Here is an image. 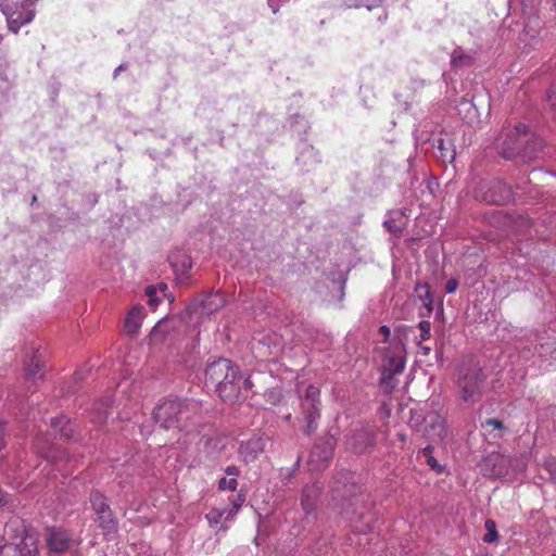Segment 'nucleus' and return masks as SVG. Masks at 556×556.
Masks as SVG:
<instances>
[{"instance_id":"nucleus-46","label":"nucleus","mask_w":556,"mask_h":556,"mask_svg":"<svg viewBox=\"0 0 556 556\" xmlns=\"http://www.w3.org/2000/svg\"><path fill=\"white\" fill-rule=\"evenodd\" d=\"M4 446V428L0 424V450Z\"/></svg>"},{"instance_id":"nucleus-39","label":"nucleus","mask_w":556,"mask_h":556,"mask_svg":"<svg viewBox=\"0 0 556 556\" xmlns=\"http://www.w3.org/2000/svg\"><path fill=\"white\" fill-rule=\"evenodd\" d=\"M243 502H244V496L243 495H238L237 498L232 502V511H233V514H238V511L241 508Z\"/></svg>"},{"instance_id":"nucleus-48","label":"nucleus","mask_w":556,"mask_h":556,"mask_svg":"<svg viewBox=\"0 0 556 556\" xmlns=\"http://www.w3.org/2000/svg\"><path fill=\"white\" fill-rule=\"evenodd\" d=\"M225 511L226 513H225L224 516H225L226 520L232 519L237 515V514H233L232 507L229 510H225Z\"/></svg>"},{"instance_id":"nucleus-15","label":"nucleus","mask_w":556,"mask_h":556,"mask_svg":"<svg viewBox=\"0 0 556 556\" xmlns=\"http://www.w3.org/2000/svg\"><path fill=\"white\" fill-rule=\"evenodd\" d=\"M376 440L375 429L366 426L357 430L349 444L356 453H363L374 446Z\"/></svg>"},{"instance_id":"nucleus-31","label":"nucleus","mask_w":556,"mask_h":556,"mask_svg":"<svg viewBox=\"0 0 556 556\" xmlns=\"http://www.w3.org/2000/svg\"><path fill=\"white\" fill-rule=\"evenodd\" d=\"M173 266L177 274L185 276L192 267V263L189 257H185L181 264H173Z\"/></svg>"},{"instance_id":"nucleus-30","label":"nucleus","mask_w":556,"mask_h":556,"mask_svg":"<svg viewBox=\"0 0 556 556\" xmlns=\"http://www.w3.org/2000/svg\"><path fill=\"white\" fill-rule=\"evenodd\" d=\"M418 289H425V294L424 295L420 294V299H421L424 305L428 308V311L431 312L433 299L430 293L429 286L427 283H425V285L418 286L417 290Z\"/></svg>"},{"instance_id":"nucleus-36","label":"nucleus","mask_w":556,"mask_h":556,"mask_svg":"<svg viewBox=\"0 0 556 556\" xmlns=\"http://www.w3.org/2000/svg\"><path fill=\"white\" fill-rule=\"evenodd\" d=\"M426 463L428 466H430L435 472L441 473L442 472V466L438 463V460L434 458V456H429L426 458Z\"/></svg>"},{"instance_id":"nucleus-14","label":"nucleus","mask_w":556,"mask_h":556,"mask_svg":"<svg viewBox=\"0 0 556 556\" xmlns=\"http://www.w3.org/2000/svg\"><path fill=\"white\" fill-rule=\"evenodd\" d=\"M265 450V441L261 437H253L240 444L239 456L245 464L252 463L263 454Z\"/></svg>"},{"instance_id":"nucleus-34","label":"nucleus","mask_w":556,"mask_h":556,"mask_svg":"<svg viewBox=\"0 0 556 556\" xmlns=\"http://www.w3.org/2000/svg\"><path fill=\"white\" fill-rule=\"evenodd\" d=\"M225 509L224 510H220V509H212L207 515H206V518L208 520V522L211 525L213 523H218L220 521V519L224 517L225 515Z\"/></svg>"},{"instance_id":"nucleus-17","label":"nucleus","mask_w":556,"mask_h":556,"mask_svg":"<svg viewBox=\"0 0 556 556\" xmlns=\"http://www.w3.org/2000/svg\"><path fill=\"white\" fill-rule=\"evenodd\" d=\"M45 376V366L41 355L34 354L25 366V379L28 382L35 383L37 380L42 379Z\"/></svg>"},{"instance_id":"nucleus-3","label":"nucleus","mask_w":556,"mask_h":556,"mask_svg":"<svg viewBox=\"0 0 556 556\" xmlns=\"http://www.w3.org/2000/svg\"><path fill=\"white\" fill-rule=\"evenodd\" d=\"M486 376L478 366H463L457 378V388L460 399L465 403L475 404L482 397Z\"/></svg>"},{"instance_id":"nucleus-24","label":"nucleus","mask_w":556,"mask_h":556,"mask_svg":"<svg viewBox=\"0 0 556 556\" xmlns=\"http://www.w3.org/2000/svg\"><path fill=\"white\" fill-rule=\"evenodd\" d=\"M110 399H105L97 404L96 412L92 417V421L98 425H102L108 419V407L110 405Z\"/></svg>"},{"instance_id":"nucleus-51","label":"nucleus","mask_w":556,"mask_h":556,"mask_svg":"<svg viewBox=\"0 0 556 556\" xmlns=\"http://www.w3.org/2000/svg\"><path fill=\"white\" fill-rule=\"evenodd\" d=\"M300 459H301V457H298V459H296V462H295V464H294V468H293V469H292V471L290 472L289 477H291V476L294 473V471H295L296 467H298V466H299V464H300Z\"/></svg>"},{"instance_id":"nucleus-16","label":"nucleus","mask_w":556,"mask_h":556,"mask_svg":"<svg viewBox=\"0 0 556 556\" xmlns=\"http://www.w3.org/2000/svg\"><path fill=\"white\" fill-rule=\"evenodd\" d=\"M320 492L321 484L317 481L304 486L301 496V506L306 515H309L316 510Z\"/></svg>"},{"instance_id":"nucleus-41","label":"nucleus","mask_w":556,"mask_h":556,"mask_svg":"<svg viewBox=\"0 0 556 556\" xmlns=\"http://www.w3.org/2000/svg\"><path fill=\"white\" fill-rule=\"evenodd\" d=\"M306 154H307V155H309V156H311V155H315L314 149H313V148H307V149L305 150V152H303V153H302V154L296 159V161H298L299 163H301V162H302V160L304 159V156H305Z\"/></svg>"},{"instance_id":"nucleus-52","label":"nucleus","mask_w":556,"mask_h":556,"mask_svg":"<svg viewBox=\"0 0 556 556\" xmlns=\"http://www.w3.org/2000/svg\"><path fill=\"white\" fill-rule=\"evenodd\" d=\"M421 349H422L425 355H428L431 351V349L429 346H421Z\"/></svg>"},{"instance_id":"nucleus-9","label":"nucleus","mask_w":556,"mask_h":556,"mask_svg":"<svg viewBox=\"0 0 556 556\" xmlns=\"http://www.w3.org/2000/svg\"><path fill=\"white\" fill-rule=\"evenodd\" d=\"M334 442L331 438L316 442L311 451L308 466L311 470H323L333 455Z\"/></svg>"},{"instance_id":"nucleus-18","label":"nucleus","mask_w":556,"mask_h":556,"mask_svg":"<svg viewBox=\"0 0 556 556\" xmlns=\"http://www.w3.org/2000/svg\"><path fill=\"white\" fill-rule=\"evenodd\" d=\"M100 528L103 531V535L106 540H114L118 533V522L112 510L97 517Z\"/></svg>"},{"instance_id":"nucleus-23","label":"nucleus","mask_w":556,"mask_h":556,"mask_svg":"<svg viewBox=\"0 0 556 556\" xmlns=\"http://www.w3.org/2000/svg\"><path fill=\"white\" fill-rule=\"evenodd\" d=\"M167 290V286L165 283H160L159 286H148L146 288V294L149 299V304L151 306H156L161 302V296H165V292Z\"/></svg>"},{"instance_id":"nucleus-42","label":"nucleus","mask_w":556,"mask_h":556,"mask_svg":"<svg viewBox=\"0 0 556 556\" xmlns=\"http://www.w3.org/2000/svg\"><path fill=\"white\" fill-rule=\"evenodd\" d=\"M433 446L432 445H427L426 447L422 448V455L425 458H428L429 456H433Z\"/></svg>"},{"instance_id":"nucleus-28","label":"nucleus","mask_w":556,"mask_h":556,"mask_svg":"<svg viewBox=\"0 0 556 556\" xmlns=\"http://www.w3.org/2000/svg\"><path fill=\"white\" fill-rule=\"evenodd\" d=\"M165 321H159L151 331V339L155 341H161L168 332V329L166 328Z\"/></svg>"},{"instance_id":"nucleus-53","label":"nucleus","mask_w":556,"mask_h":556,"mask_svg":"<svg viewBox=\"0 0 556 556\" xmlns=\"http://www.w3.org/2000/svg\"><path fill=\"white\" fill-rule=\"evenodd\" d=\"M438 149H440V150L444 149L443 140H439Z\"/></svg>"},{"instance_id":"nucleus-11","label":"nucleus","mask_w":556,"mask_h":556,"mask_svg":"<svg viewBox=\"0 0 556 556\" xmlns=\"http://www.w3.org/2000/svg\"><path fill=\"white\" fill-rule=\"evenodd\" d=\"M231 361L228 358L219 357L212 363L207 364L205 369V384L207 388H214L217 392V387L227 377V370L230 369Z\"/></svg>"},{"instance_id":"nucleus-50","label":"nucleus","mask_w":556,"mask_h":556,"mask_svg":"<svg viewBox=\"0 0 556 556\" xmlns=\"http://www.w3.org/2000/svg\"><path fill=\"white\" fill-rule=\"evenodd\" d=\"M269 7L271 8V11H273L274 14H276L278 12V7L274 5L271 0H269Z\"/></svg>"},{"instance_id":"nucleus-44","label":"nucleus","mask_w":556,"mask_h":556,"mask_svg":"<svg viewBox=\"0 0 556 556\" xmlns=\"http://www.w3.org/2000/svg\"><path fill=\"white\" fill-rule=\"evenodd\" d=\"M379 332L382 333L386 337V340H387L389 338L391 331H390V328L388 326L383 325V326H381L379 328Z\"/></svg>"},{"instance_id":"nucleus-43","label":"nucleus","mask_w":556,"mask_h":556,"mask_svg":"<svg viewBox=\"0 0 556 556\" xmlns=\"http://www.w3.org/2000/svg\"><path fill=\"white\" fill-rule=\"evenodd\" d=\"M61 437L70 439L72 437V429H67L66 427L60 429Z\"/></svg>"},{"instance_id":"nucleus-6","label":"nucleus","mask_w":556,"mask_h":556,"mask_svg":"<svg viewBox=\"0 0 556 556\" xmlns=\"http://www.w3.org/2000/svg\"><path fill=\"white\" fill-rule=\"evenodd\" d=\"M475 198L488 204L502 205L513 201L511 188L500 179L482 180L475 189Z\"/></svg>"},{"instance_id":"nucleus-49","label":"nucleus","mask_w":556,"mask_h":556,"mask_svg":"<svg viewBox=\"0 0 556 556\" xmlns=\"http://www.w3.org/2000/svg\"><path fill=\"white\" fill-rule=\"evenodd\" d=\"M125 70V64H121L118 65L115 70H114V78L117 77V75Z\"/></svg>"},{"instance_id":"nucleus-37","label":"nucleus","mask_w":556,"mask_h":556,"mask_svg":"<svg viewBox=\"0 0 556 556\" xmlns=\"http://www.w3.org/2000/svg\"><path fill=\"white\" fill-rule=\"evenodd\" d=\"M458 288V280L455 278H451L445 283V292L454 293Z\"/></svg>"},{"instance_id":"nucleus-40","label":"nucleus","mask_w":556,"mask_h":556,"mask_svg":"<svg viewBox=\"0 0 556 556\" xmlns=\"http://www.w3.org/2000/svg\"><path fill=\"white\" fill-rule=\"evenodd\" d=\"M253 387V383L250 379V377L248 378H244L241 376V390L244 388V389H251Z\"/></svg>"},{"instance_id":"nucleus-5","label":"nucleus","mask_w":556,"mask_h":556,"mask_svg":"<svg viewBox=\"0 0 556 556\" xmlns=\"http://www.w3.org/2000/svg\"><path fill=\"white\" fill-rule=\"evenodd\" d=\"M405 368L404 349L396 342L383 353L381 362V376L379 383L386 393H391L396 387L394 377L402 374Z\"/></svg>"},{"instance_id":"nucleus-47","label":"nucleus","mask_w":556,"mask_h":556,"mask_svg":"<svg viewBox=\"0 0 556 556\" xmlns=\"http://www.w3.org/2000/svg\"><path fill=\"white\" fill-rule=\"evenodd\" d=\"M547 352V348L545 344L541 343L540 344V349L538 350V353L540 355V357H543L545 356V353Z\"/></svg>"},{"instance_id":"nucleus-55","label":"nucleus","mask_w":556,"mask_h":556,"mask_svg":"<svg viewBox=\"0 0 556 556\" xmlns=\"http://www.w3.org/2000/svg\"><path fill=\"white\" fill-rule=\"evenodd\" d=\"M551 556H556V554H552Z\"/></svg>"},{"instance_id":"nucleus-20","label":"nucleus","mask_w":556,"mask_h":556,"mask_svg":"<svg viewBox=\"0 0 556 556\" xmlns=\"http://www.w3.org/2000/svg\"><path fill=\"white\" fill-rule=\"evenodd\" d=\"M144 316V307L142 305H135L128 312L125 319V328L128 333L135 334L141 326V320Z\"/></svg>"},{"instance_id":"nucleus-25","label":"nucleus","mask_w":556,"mask_h":556,"mask_svg":"<svg viewBox=\"0 0 556 556\" xmlns=\"http://www.w3.org/2000/svg\"><path fill=\"white\" fill-rule=\"evenodd\" d=\"M486 533L483 535L482 541L484 543H495L498 540V533L496 531V523L492 519H486L484 522Z\"/></svg>"},{"instance_id":"nucleus-27","label":"nucleus","mask_w":556,"mask_h":556,"mask_svg":"<svg viewBox=\"0 0 556 556\" xmlns=\"http://www.w3.org/2000/svg\"><path fill=\"white\" fill-rule=\"evenodd\" d=\"M418 329L420 331L419 337L416 338V343L419 345L421 341H426L431 337V323L429 320H421L418 324Z\"/></svg>"},{"instance_id":"nucleus-21","label":"nucleus","mask_w":556,"mask_h":556,"mask_svg":"<svg viewBox=\"0 0 556 556\" xmlns=\"http://www.w3.org/2000/svg\"><path fill=\"white\" fill-rule=\"evenodd\" d=\"M388 231L400 235L405 226L404 215L401 212L392 213V216L387 218L383 223Z\"/></svg>"},{"instance_id":"nucleus-54","label":"nucleus","mask_w":556,"mask_h":556,"mask_svg":"<svg viewBox=\"0 0 556 556\" xmlns=\"http://www.w3.org/2000/svg\"><path fill=\"white\" fill-rule=\"evenodd\" d=\"M553 5H554V8L556 10V0H553Z\"/></svg>"},{"instance_id":"nucleus-22","label":"nucleus","mask_w":556,"mask_h":556,"mask_svg":"<svg viewBox=\"0 0 556 556\" xmlns=\"http://www.w3.org/2000/svg\"><path fill=\"white\" fill-rule=\"evenodd\" d=\"M90 503L97 517L112 510L106 502L105 496L99 491H92L90 494Z\"/></svg>"},{"instance_id":"nucleus-32","label":"nucleus","mask_w":556,"mask_h":556,"mask_svg":"<svg viewBox=\"0 0 556 556\" xmlns=\"http://www.w3.org/2000/svg\"><path fill=\"white\" fill-rule=\"evenodd\" d=\"M544 468L549 473L551 479L554 482H556V458L555 457H548L547 459H545Z\"/></svg>"},{"instance_id":"nucleus-2","label":"nucleus","mask_w":556,"mask_h":556,"mask_svg":"<svg viewBox=\"0 0 556 556\" xmlns=\"http://www.w3.org/2000/svg\"><path fill=\"white\" fill-rule=\"evenodd\" d=\"M199 409L200 404L193 400L164 399L153 409V419L166 430H189V420Z\"/></svg>"},{"instance_id":"nucleus-29","label":"nucleus","mask_w":556,"mask_h":556,"mask_svg":"<svg viewBox=\"0 0 556 556\" xmlns=\"http://www.w3.org/2000/svg\"><path fill=\"white\" fill-rule=\"evenodd\" d=\"M238 486V481L236 478H220L218 481V490L220 491H236Z\"/></svg>"},{"instance_id":"nucleus-45","label":"nucleus","mask_w":556,"mask_h":556,"mask_svg":"<svg viewBox=\"0 0 556 556\" xmlns=\"http://www.w3.org/2000/svg\"><path fill=\"white\" fill-rule=\"evenodd\" d=\"M64 419H65L64 417H60V418H54V419H52V421H51V426H52V428H53V429H56V428H58V426L64 421Z\"/></svg>"},{"instance_id":"nucleus-7","label":"nucleus","mask_w":556,"mask_h":556,"mask_svg":"<svg viewBox=\"0 0 556 556\" xmlns=\"http://www.w3.org/2000/svg\"><path fill=\"white\" fill-rule=\"evenodd\" d=\"M301 412L306 422L305 433L315 432L320 418V391L317 387L309 384L306 388L305 394L301 396Z\"/></svg>"},{"instance_id":"nucleus-19","label":"nucleus","mask_w":556,"mask_h":556,"mask_svg":"<svg viewBox=\"0 0 556 556\" xmlns=\"http://www.w3.org/2000/svg\"><path fill=\"white\" fill-rule=\"evenodd\" d=\"M225 304H226L225 296L223 293H220L218 291L204 295L200 302L203 313L207 314V315H211V314L217 312Z\"/></svg>"},{"instance_id":"nucleus-26","label":"nucleus","mask_w":556,"mask_h":556,"mask_svg":"<svg viewBox=\"0 0 556 556\" xmlns=\"http://www.w3.org/2000/svg\"><path fill=\"white\" fill-rule=\"evenodd\" d=\"M383 0H348V8H362L365 7L367 10L371 11L372 9L381 7Z\"/></svg>"},{"instance_id":"nucleus-13","label":"nucleus","mask_w":556,"mask_h":556,"mask_svg":"<svg viewBox=\"0 0 556 556\" xmlns=\"http://www.w3.org/2000/svg\"><path fill=\"white\" fill-rule=\"evenodd\" d=\"M425 435L432 442H442L446 435L445 419L437 413L428 414L425 417Z\"/></svg>"},{"instance_id":"nucleus-1","label":"nucleus","mask_w":556,"mask_h":556,"mask_svg":"<svg viewBox=\"0 0 556 556\" xmlns=\"http://www.w3.org/2000/svg\"><path fill=\"white\" fill-rule=\"evenodd\" d=\"M500 154L517 164H528L544 155L543 140L528 126L518 124L505 130L497 139Z\"/></svg>"},{"instance_id":"nucleus-38","label":"nucleus","mask_w":556,"mask_h":556,"mask_svg":"<svg viewBox=\"0 0 556 556\" xmlns=\"http://www.w3.org/2000/svg\"><path fill=\"white\" fill-rule=\"evenodd\" d=\"M225 473L227 476H230L231 478H236V477H238L240 475V469L237 466H235V465L227 466L225 468Z\"/></svg>"},{"instance_id":"nucleus-12","label":"nucleus","mask_w":556,"mask_h":556,"mask_svg":"<svg viewBox=\"0 0 556 556\" xmlns=\"http://www.w3.org/2000/svg\"><path fill=\"white\" fill-rule=\"evenodd\" d=\"M0 556H39V551L34 539L23 538L20 543L2 545Z\"/></svg>"},{"instance_id":"nucleus-35","label":"nucleus","mask_w":556,"mask_h":556,"mask_svg":"<svg viewBox=\"0 0 556 556\" xmlns=\"http://www.w3.org/2000/svg\"><path fill=\"white\" fill-rule=\"evenodd\" d=\"M483 427H492L493 429L502 430L504 429V425L501 420L495 418L486 419L483 424Z\"/></svg>"},{"instance_id":"nucleus-4","label":"nucleus","mask_w":556,"mask_h":556,"mask_svg":"<svg viewBox=\"0 0 556 556\" xmlns=\"http://www.w3.org/2000/svg\"><path fill=\"white\" fill-rule=\"evenodd\" d=\"M38 0H0V10L5 15L8 28L16 34L21 27L31 23Z\"/></svg>"},{"instance_id":"nucleus-33","label":"nucleus","mask_w":556,"mask_h":556,"mask_svg":"<svg viewBox=\"0 0 556 556\" xmlns=\"http://www.w3.org/2000/svg\"><path fill=\"white\" fill-rule=\"evenodd\" d=\"M46 457L56 465L62 458H66V462H70V457L64 451H51L50 454L46 455Z\"/></svg>"},{"instance_id":"nucleus-10","label":"nucleus","mask_w":556,"mask_h":556,"mask_svg":"<svg viewBox=\"0 0 556 556\" xmlns=\"http://www.w3.org/2000/svg\"><path fill=\"white\" fill-rule=\"evenodd\" d=\"M72 538L67 531L61 528H48L46 532V543L50 556H58L65 553L71 546Z\"/></svg>"},{"instance_id":"nucleus-8","label":"nucleus","mask_w":556,"mask_h":556,"mask_svg":"<svg viewBox=\"0 0 556 556\" xmlns=\"http://www.w3.org/2000/svg\"><path fill=\"white\" fill-rule=\"evenodd\" d=\"M217 394L224 402L233 403L241 396V371L238 366L230 364L227 377L217 387Z\"/></svg>"}]
</instances>
